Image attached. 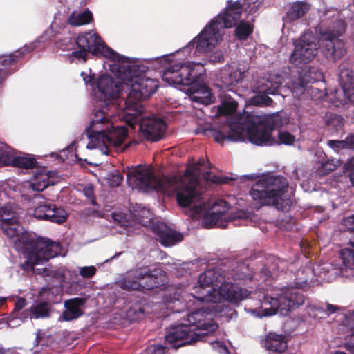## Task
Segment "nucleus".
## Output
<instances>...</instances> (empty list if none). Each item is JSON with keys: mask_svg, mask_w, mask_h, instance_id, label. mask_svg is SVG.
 Listing matches in <instances>:
<instances>
[{"mask_svg": "<svg viewBox=\"0 0 354 354\" xmlns=\"http://www.w3.org/2000/svg\"><path fill=\"white\" fill-rule=\"evenodd\" d=\"M252 32V26L243 21H241L235 29V36L239 40H245Z\"/></svg>", "mask_w": 354, "mask_h": 354, "instance_id": "nucleus-33", "label": "nucleus"}, {"mask_svg": "<svg viewBox=\"0 0 354 354\" xmlns=\"http://www.w3.org/2000/svg\"><path fill=\"white\" fill-rule=\"evenodd\" d=\"M209 59L212 62H217V63L221 62L224 60L223 54L221 51L216 50V51L214 52V53L210 55V57H209Z\"/></svg>", "mask_w": 354, "mask_h": 354, "instance_id": "nucleus-53", "label": "nucleus"}, {"mask_svg": "<svg viewBox=\"0 0 354 354\" xmlns=\"http://www.w3.org/2000/svg\"><path fill=\"white\" fill-rule=\"evenodd\" d=\"M242 8L237 3H233L227 8L223 13L218 14L211 21L212 24L223 35L225 28L234 26L241 18Z\"/></svg>", "mask_w": 354, "mask_h": 354, "instance_id": "nucleus-16", "label": "nucleus"}, {"mask_svg": "<svg viewBox=\"0 0 354 354\" xmlns=\"http://www.w3.org/2000/svg\"><path fill=\"white\" fill-rule=\"evenodd\" d=\"M344 345L348 351L354 354V333L346 337Z\"/></svg>", "mask_w": 354, "mask_h": 354, "instance_id": "nucleus-46", "label": "nucleus"}, {"mask_svg": "<svg viewBox=\"0 0 354 354\" xmlns=\"http://www.w3.org/2000/svg\"><path fill=\"white\" fill-rule=\"evenodd\" d=\"M127 180L144 192L156 190L168 195L175 192L178 205L185 208L187 214L195 218L204 212L202 225L206 228H225L229 221L241 218L243 215V212H237L227 216L229 204L224 200L216 201L205 212V201L197 189L198 177L194 169H187L183 176L158 178L147 167L138 165L127 173Z\"/></svg>", "mask_w": 354, "mask_h": 354, "instance_id": "nucleus-3", "label": "nucleus"}, {"mask_svg": "<svg viewBox=\"0 0 354 354\" xmlns=\"http://www.w3.org/2000/svg\"><path fill=\"white\" fill-rule=\"evenodd\" d=\"M349 243L350 245L354 248V237L353 238H351L350 239V241H349Z\"/></svg>", "mask_w": 354, "mask_h": 354, "instance_id": "nucleus-62", "label": "nucleus"}, {"mask_svg": "<svg viewBox=\"0 0 354 354\" xmlns=\"http://www.w3.org/2000/svg\"><path fill=\"white\" fill-rule=\"evenodd\" d=\"M92 14L89 10L73 12L68 17L67 21L68 24L73 26H80L86 24L91 21Z\"/></svg>", "mask_w": 354, "mask_h": 354, "instance_id": "nucleus-31", "label": "nucleus"}, {"mask_svg": "<svg viewBox=\"0 0 354 354\" xmlns=\"http://www.w3.org/2000/svg\"><path fill=\"white\" fill-rule=\"evenodd\" d=\"M162 64V80L171 86H188L185 93L191 101L202 104H208L212 101L209 88L205 84L197 83V79L205 73L203 64L194 62H175L173 57L165 55L149 59Z\"/></svg>", "mask_w": 354, "mask_h": 354, "instance_id": "nucleus-7", "label": "nucleus"}, {"mask_svg": "<svg viewBox=\"0 0 354 354\" xmlns=\"http://www.w3.org/2000/svg\"><path fill=\"white\" fill-rule=\"evenodd\" d=\"M9 153V147L6 145L0 148V165H8V157Z\"/></svg>", "mask_w": 354, "mask_h": 354, "instance_id": "nucleus-49", "label": "nucleus"}, {"mask_svg": "<svg viewBox=\"0 0 354 354\" xmlns=\"http://www.w3.org/2000/svg\"><path fill=\"white\" fill-rule=\"evenodd\" d=\"M76 45L79 50L72 52L71 62H85L88 52L95 56L104 57L114 62L110 65V69L123 82L116 81L105 74L95 80L93 76L86 72L81 73L85 84L89 85L94 91L97 89V104L100 107L85 130L89 140L86 148L99 149L105 155L109 154L110 147L121 148L123 151L124 148L122 145L127 137V129L124 126L114 124L115 114L120 118L124 109V102L131 106L136 100L151 97L157 91L158 81L142 75L148 66L142 62L118 54L93 31L80 34L76 39Z\"/></svg>", "mask_w": 354, "mask_h": 354, "instance_id": "nucleus-1", "label": "nucleus"}, {"mask_svg": "<svg viewBox=\"0 0 354 354\" xmlns=\"http://www.w3.org/2000/svg\"><path fill=\"white\" fill-rule=\"evenodd\" d=\"M340 165V162L335 159H328L321 162V166L318 168V172L320 174H326L335 170Z\"/></svg>", "mask_w": 354, "mask_h": 354, "instance_id": "nucleus-36", "label": "nucleus"}, {"mask_svg": "<svg viewBox=\"0 0 354 354\" xmlns=\"http://www.w3.org/2000/svg\"><path fill=\"white\" fill-rule=\"evenodd\" d=\"M284 81V77L281 75L269 74L256 82L254 91L259 94L275 95Z\"/></svg>", "mask_w": 354, "mask_h": 354, "instance_id": "nucleus-20", "label": "nucleus"}, {"mask_svg": "<svg viewBox=\"0 0 354 354\" xmlns=\"http://www.w3.org/2000/svg\"><path fill=\"white\" fill-rule=\"evenodd\" d=\"M66 271V270L65 268H60L57 270V279L60 281H63L65 279V272Z\"/></svg>", "mask_w": 354, "mask_h": 354, "instance_id": "nucleus-54", "label": "nucleus"}, {"mask_svg": "<svg viewBox=\"0 0 354 354\" xmlns=\"http://www.w3.org/2000/svg\"><path fill=\"white\" fill-rule=\"evenodd\" d=\"M340 66L339 73V84L344 95V100L354 102V71Z\"/></svg>", "mask_w": 354, "mask_h": 354, "instance_id": "nucleus-23", "label": "nucleus"}, {"mask_svg": "<svg viewBox=\"0 0 354 354\" xmlns=\"http://www.w3.org/2000/svg\"><path fill=\"white\" fill-rule=\"evenodd\" d=\"M268 94H259L252 98V102L256 106H270L273 101L268 96Z\"/></svg>", "mask_w": 354, "mask_h": 354, "instance_id": "nucleus-38", "label": "nucleus"}, {"mask_svg": "<svg viewBox=\"0 0 354 354\" xmlns=\"http://www.w3.org/2000/svg\"><path fill=\"white\" fill-rule=\"evenodd\" d=\"M227 272L221 266L208 269L198 277V285L193 287L190 294H175L174 298L165 297L167 308L174 313H181L190 306L187 302L196 299L201 303L218 304L214 308H201L187 314V322L168 328L165 337V344L173 348L192 344L213 332L218 325L212 320V311L220 313L227 319L236 318V312L223 301L236 304L245 299L250 292L240 288L234 281L250 279L245 272L248 268L241 262L232 263Z\"/></svg>", "mask_w": 354, "mask_h": 354, "instance_id": "nucleus-2", "label": "nucleus"}, {"mask_svg": "<svg viewBox=\"0 0 354 354\" xmlns=\"http://www.w3.org/2000/svg\"><path fill=\"white\" fill-rule=\"evenodd\" d=\"M165 283V272L162 269L142 267L128 271L119 281V286L127 290H151Z\"/></svg>", "mask_w": 354, "mask_h": 354, "instance_id": "nucleus-10", "label": "nucleus"}, {"mask_svg": "<svg viewBox=\"0 0 354 354\" xmlns=\"http://www.w3.org/2000/svg\"><path fill=\"white\" fill-rule=\"evenodd\" d=\"M122 179L123 178L121 174L116 172L115 174H111L109 178V183L112 187H117L121 183Z\"/></svg>", "mask_w": 354, "mask_h": 354, "instance_id": "nucleus-51", "label": "nucleus"}, {"mask_svg": "<svg viewBox=\"0 0 354 354\" xmlns=\"http://www.w3.org/2000/svg\"><path fill=\"white\" fill-rule=\"evenodd\" d=\"M228 91L232 92L234 94H236V93H235V92H234V91H233L232 90H231V89H229V90H228Z\"/></svg>", "mask_w": 354, "mask_h": 354, "instance_id": "nucleus-64", "label": "nucleus"}, {"mask_svg": "<svg viewBox=\"0 0 354 354\" xmlns=\"http://www.w3.org/2000/svg\"><path fill=\"white\" fill-rule=\"evenodd\" d=\"M140 101L133 102L131 106L127 105V102H124V109L120 119L125 121L133 129L138 125L139 130L147 140L158 141L165 133L166 124L162 119L144 113L145 107Z\"/></svg>", "mask_w": 354, "mask_h": 354, "instance_id": "nucleus-9", "label": "nucleus"}, {"mask_svg": "<svg viewBox=\"0 0 354 354\" xmlns=\"http://www.w3.org/2000/svg\"><path fill=\"white\" fill-rule=\"evenodd\" d=\"M344 167L351 171L349 174L350 180L354 186V158L350 159L346 163H345Z\"/></svg>", "mask_w": 354, "mask_h": 354, "instance_id": "nucleus-52", "label": "nucleus"}, {"mask_svg": "<svg viewBox=\"0 0 354 354\" xmlns=\"http://www.w3.org/2000/svg\"><path fill=\"white\" fill-rule=\"evenodd\" d=\"M261 277L263 281L268 285L272 281L273 276L270 273V269L267 266L262 268L261 270Z\"/></svg>", "mask_w": 354, "mask_h": 354, "instance_id": "nucleus-48", "label": "nucleus"}, {"mask_svg": "<svg viewBox=\"0 0 354 354\" xmlns=\"http://www.w3.org/2000/svg\"><path fill=\"white\" fill-rule=\"evenodd\" d=\"M28 183L29 187L32 190L37 192L43 191L50 184L47 170L44 168L37 170Z\"/></svg>", "mask_w": 354, "mask_h": 354, "instance_id": "nucleus-26", "label": "nucleus"}, {"mask_svg": "<svg viewBox=\"0 0 354 354\" xmlns=\"http://www.w3.org/2000/svg\"><path fill=\"white\" fill-rule=\"evenodd\" d=\"M295 49L290 54V62L295 66L311 62L318 53L317 38L312 31H306L295 42Z\"/></svg>", "mask_w": 354, "mask_h": 354, "instance_id": "nucleus-14", "label": "nucleus"}, {"mask_svg": "<svg viewBox=\"0 0 354 354\" xmlns=\"http://www.w3.org/2000/svg\"><path fill=\"white\" fill-rule=\"evenodd\" d=\"M310 9V5L306 1L293 3L284 18L285 21H292L303 17Z\"/></svg>", "mask_w": 354, "mask_h": 354, "instance_id": "nucleus-28", "label": "nucleus"}, {"mask_svg": "<svg viewBox=\"0 0 354 354\" xmlns=\"http://www.w3.org/2000/svg\"><path fill=\"white\" fill-rule=\"evenodd\" d=\"M83 192L84 196L90 201L93 205L97 206V203L95 201L93 188L92 186H86L84 188Z\"/></svg>", "mask_w": 354, "mask_h": 354, "instance_id": "nucleus-45", "label": "nucleus"}, {"mask_svg": "<svg viewBox=\"0 0 354 354\" xmlns=\"http://www.w3.org/2000/svg\"><path fill=\"white\" fill-rule=\"evenodd\" d=\"M122 252H121L115 253V255H113V257H111L109 259H106L104 262L105 263L110 262L111 260L114 259L115 258L120 257L122 254Z\"/></svg>", "mask_w": 354, "mask_h": 354, "instance_id": "nucleus-58", "label": "nucleus"}, {"mask_svg": "<svg viewBox=\"0 0 354 354\" xmlns=\"http://www.w3.org/2000/svg\"><path fill=\"white\" fill-rule=\"evenodd\" d=\"M250 195L259 205H273L283 212L292 205L288 182L281 175L261 176L252 187Z\"/></svg>", "mask_w": 354, "mask_h": 354, "instance_id": "nucleus-8", "label": "nucleus"}, {"mask_svg": "<svg viewBox=\"0 0 354 354\" xmlns=\"http://www.w3.org/2000/svg\"><path fill=\"white\" fill-rule=\"evenodd\" d=\"M35 218L41 220L49 221L56 223H62L66 221L68 214L62 207L45 202L37 206L32 212Z\"/></svg>", "mask_w": 354, "mask_h": 354, "instance_id": "nucleus-17", "label": "nucleus"}, {"mask_svg": "<svg viewBox=\"0 0 354 354\" xmlns=\"http://www.w3.org/2000/svg\"><path fill=\"white\" fill-rule=\"evenodd\" d=\"M285 275L289 279L288 285L271 295H265L259 308H245V310L252 315L261 318L277 313L286 316L292 309L303 305L305 297L299 290L310 287L313 276L316 275L315 267L306 266L296 272L290 268Z\"/></svg>", "mask_w": 354, "mask_h": 354, "instance_id": "nucleus-6", "label": "nucleus"}, {"mask_svg": "<svg viewBox=\"0 0 354 354\" xmlns=\"http://www.w3.org/2000/svg\"><path fill=\"white\" fill-rule=\"evenodd\" d=\"M348 142V137H347L345 140H328L327 143L331 149L339 153L341 149H349Z\"/></svg>", "mask_w": 354, "mask_h": 354, "instance_id": "nucleus-39", "label": "nucleus"}, {"mask_svg": "<svg viewBox=\"0 0 354 354\" xmlns=\"http://www.w3.org/2000/svg\"><path fill=\"white\" fill-rule=\"evenodd\" d=\"M6 301V297H0V306Z\"/></svg>", "mask_w": 354, "mask_h": 354, "instance_id": "nucleus-60", "label": "nucleus"}, {"mask_svg": "<svg viewBox=\"0 0 354 354\" xmlns=\"http://www.w3.org/2000/svg\"><path fill=\"white\" fill-rule=\"evenodd\" d=\"M187 266L186 263H183L182 264V268H177V273L179 274L180 275H183V272L181 271V270H185V266Z\"/></svg>", "mask_w": 354, "mask_h": 354, "instance_id": "nucleus-59", "label": "nucleus"}, {"mask_svg": "<svg viewBox=\"0 0 354 354\" xmlns=\"http://www.w3.org/2000/svg\"><path fill=\"white\" fill-rule=\"evenodd\" d=\"M308 308L312 312L323 313L326 316L335 313L338 309L337 306L328 303L322 306L310 304L308 306Z\"/></svg>", "mask_w": 354, "mask_h": 354, "instance_id": "nucleus-35", "label": "nucleus"}, {"mask_svg": "<svg viewBox=\"0 0 354 354\" xmlns=\"http://www.w3.org/2000/svg\"><path fill=\"white\" fill-rule=\"evenodd\" d=\"M51 312L50 304L47 302H40L30 307L28 316L31 319H44L50 317Z\"/></svg>", "mask_w": 354, "mask_h": 354, "instance_id": "nucleus-30", "label": "nucleus"}, {"mask_svg": "<svg viewBox=\"0 0 354 354\" xmlns=\"http://www.w3.org/2000/svg\"><path fill=\"white\" fill-rule=\"evenodd\" d=\"M223 35L209 22L201 32L185 46L176 53H184L185 56L196 55L211 52L221 39Z\"/></svg>", "mask_w": 354, "mask_h": 354, "instance_id": "nucleus-12", "label": "nucleus"}, {"mask_svg": "<svg viewBox=\"0 0 354 354\" xmlns=\"http://www.w3.org/2000/svg\"><path fill=\"white\" fill-rule=\"evenodd\" d=\"M144 354H165V347L160 344L150 345L145 349Z\"/></svg>", "mask_w": 354, "mask_h": 354, "instance_id": "nucleus-44", "label": "nucleus"}, {"mask_svg": "<svg viewBox=\"0 0 354 354\" xmlns=\"http://www.w3.org/2000/svg\"><path fill=\"white\" fill-rule=\"evenodd\" d=\"M146 311L143 306L136 304L127 311V316L131 321H137L145 317Z\"/></svg>", "mask_w": 354, "mask_h": 354, "instance_id": "nucleus-34", "label": "nucleus"}, {"mask_svg": "<svg viewBox=\"0 0 354 354\" xmlns=\"http://www.w3.org/2000/svg\"><path fill=\"white\" fill-rule=\"evenodd\" d=\"M349 149L354 151V135L348 137Z\"/></svg>", "mask_w": 354, "mask_h": 354, "instance_id": "nucleus-55", "label": "nucleus"}, {"mask_svg": "<svg viewBox=\"0 0 354 354\" xmlns=\"http://www.w3.org/2000/svg\"><path fill=\"white\" fill-rule=\"evenodd\" d=\"M265 348L271 353H281L287 349V343L284 336L276 333H270L263 342Z\"/></svg>", "mask_w": 354, "mask_h": 354, "instance_id": "nucleus-25", "label": "nucleus"}, {"mask_svg": "<svg viewBox=\"0 0 354 354\" xmlns=\"http://www.w3.org/2000/svg\"><path fill=\"white\" fill-rule=\"evenodd\" d=\"M344 326L351 334L354 333V310L351 315L346 316Z\"/></svg>", "mask_w": 354, "mask_h": 354, "instance_id": "nucleus-47", "label": "nucleus"}, {"mask_svg": "<svg viewBox=\"0 0 354 354\" xmlns=\"http://www.w3.org/2000/svg\"><path fill=\"white\" fill-rule=\"evenodd\" d=\"M203 178L207 181L212 183H227L226 178H221L210 171H206L203 174Z\"/></svg>", "mask_w": 354, "mask_h": 354, "instance_id": "nucleus-43", "label": "nucleus"}, {"mask_svg": "<svg viewBox=\"0 0 354 354\" xmlns=\"http://www.w3.org/2000/svg\"><path fill=\"white\" fill-rule=\"evenodd\" d=\"M220 97L221 103L218 106V113L223 115H232L237 108L236 101L227 93H221Z\"/></svg>", "mask_w": 354, "mask_h": 354, "instance_id": "nucleus-29", "label": "nucleus"}, {"mask_svg": "<svg viewBox=\"0 0 354 354\" xmlns=\"http://www.w3.org/2000/svg\"><path fill=\"white\" fill-rule=\"evenodd\" d=\"M6 350L3 347H0V354H5Z\"/></svg>", "mask_w": 354, "mask_h": 354, "instance_id": "nucleus-63", "label": "nucleus"}, {"mask_svg": "<svg viewBox=\"0 0 354 354\" xmlns=\"http://www.w3.org/2000/svg\"><path fill=\"white\" fill-rule=\"evenodd\" d=\"M346 30L344 21L337 20L327 30H322L319 42L324 55L328 59L337 61L346 53L345 43L339 38Z\"/></svg>", "mask_w": 354, "mask_h": 354, "instance_id": "nucleus-11", "label": "nucleus"}, {"mask_svg": "<svg viewBox=\"0 0 354 354\" xmlns=\"http://www.w3.org/2000/svg\"><path fill=\"white\" fill-rule=\"evenodd\" d=\"M8 165L23 169H32L37 166V162L32 155L28 153H20L15 155L13 150L9 148L8 157Z\"/></svg>", "mask_w": 354, "mask_h": 354, "instance_id": "nucleus-24", "label": "nucleus"}, {"mask_svg": "<svg viewBox=\"0 0 354 354\" xmlns=\"http://www.w3.org/2000/svg\"><path fill=\"white\" fill-rule=\"evenodd\" d=\"M131 216L133 220L142 225L147 226L152 224L153 214L149 209L142 207L141 205H136L133 207V209L131 211ZM153 223H154L153 222Z\"/></svg>", "mask_w": 354, "mask_h": 354, "instance_id": "nucleus-27", "label": "nucleus"}, {"mask_svg": "<svg viewBox=\"0 0 354 354\" xmlns=\"http://www.w3.org/2000/svg\"><path fill=\"white\" fill-rule=\"evenodd\" d=\"M56 48L62 51H68L73 48V41L70 36L59 39L56 43Z\"/></svg>", "mask_w": 354, "mask_h": 354, "instance_id": "nucleus-40", "label": "nucleus"}, {"mask_svg": "<svg viewBox=\"0 0 354 354\" xmlns=\"http://www.w3.org/2000/svg\"><path fill=\"white\" fill-rule=\"evenodd\" d=\"M85 299L84 298L75 297L64 301V308L59 319L70 322L77 319L84 314Z\"/></svg>", "mask_w": 354, "mask_h": 354, "instance_id": "nucleus-21", "label": "nucleus"}, {"mask_svg": "<svg viewBox=\"0 0 354 354\" xmlns=\"http://www.w3.org/2000/svg\"><path fill=\"white\" fill-rule=\"evenodd\" d=\"M97 272L95 266H83L79 268V273L84 278H91Z\"/></svg>", "mask_w": 354, "mask_h": 354, "instance_id": "nucleus-42", "label": "nucleus"}, {"mask_svg": "<svg viewBox=\"0 0 354 354\" xmlns=\"http://www.w3.org/2000/svg\"><path fill=\"white\" fill-rule=\"evenodd\" d=\"M209 165V162H206L204 159H201L198 161V166H197L196 169H198V167L200 166H203L205 167H207V165Z\"/></svg>", "mask_w": 354, "mask_h": 354, "instance_id": "nucleus-57", "label": "nucleus"}, {"mask_svg": "<svg viewBox=\"0 0 354 354\" xmlns=\"http://www.w3.org/2000/svg\"><path fill=\"white\" fill-rule=\"evenodd\" d=\"M282 124V118L278 113L257 115L253 112L244 111L228 120L227 129L223 128L214 131L213 137L220 144L225 140L245 142L248 140L258 146L272 145L275 143L292 145L295 141V136L287 131H278L277 141L271 138L272 131Z\"/></svg>", "mask_w": 354, "mask_h": 354, "instance_id": "nucleus-4", "label": "nucleus"}, {"mask_svg": "<svg viewBox=\"0 0 354 354\" xmlns=\"http://www.w3.org/2000/svg\"><path fill=\"white\" fill-rule=\"evenodd\" d=\"M315 270L316 275H318L322 280L328 282L333 281L340 275L346 277H350V274L346 273L343 268L331 263L326 262L318 264L315 267Z\"/></svg>", "mask_w": 354, "mask_h": 354, "instance_id": "nucleus-22", "label": "nucleus"}, {"mask_svg": "<svg viewBox=\"0 0 354 354\" xmlns=\"http://www.w3.org/2000/svg\"><path fill=\"white\" fill-rule=\"evenodd\" d=\"M19 213L11 205L0 207V227L5 235L12 239L15 249L26 255L21 263L25 271L32 270L36 265L42 264L60 254L61 245L48 239L37 238L26 232L19 222Z\"/></svg>", "mask_w": 354, "mask_h": 354, "instance_id": "nucleus-5", "label": "nucleus"}, {"mask_svg": "<svg viewBox=\"0 0 354 354\" xmlns=\"http://www.w3.org/2000/svg\"><path fill=\"white\" fill-rule=\"evenodd\" d=\"M57 26V22L55 19L53 21L50 28L45 30L35 41L29 44H26L23 49L0 57V85L13 73L14 71L10 67L17 62L19 57H21L25 53L35 50L38 47L39 44L51 39L55 35L53 32Z\"/></svg>", "mask_w": 354, "mask_h": 354, "instance_id": "nucleus-13", "label": "nucleus"}, {"mask_svg": "<svg viewBox=\"0 0 354 354\" xmlns=\"http://www.w3.org/2000/svg\"><path fill=\"white\" fill-rule=\"evenodd\" d=\"M248 70V65L243 62H232L226 66L221 73V81L224 86L237 84L243 80L244 73Z\"/></svg>", "mask_w": 354, "mask_h": 354, "instance_id": "nucleus-18", "label": "nucleus"}, {"mask_svg": "<svg viewBox=\"0 0 354 354\" xmlns=\"http://www.w3.org/2000/svg\"><path fill=\"white\" fill-rule=\"evenodd\" d=\"M212 347L221 354H229L227 348L222 342L215 341L212 342Z\"/></svg>", "mask_w": 354, "mask_h": 354, "instance_id": "nucleus-50", "label": "nucleus"}, {"mask_svg": "<svg viewBox=\"0 0 354 354\" xmlns=\"http://www.w3.org/2000/svg\"><path fill=\"white\" fill-rule=\"evenodd\" d=\"M25 304V299L21 298L19 300H18L17 303L16 304V308H21Z\"/></svg>", "mask_w": 354, "mask_h": 354, "instance_id": "nucleus-56", "label": "nucleus"}, {"mask_svg": "<svg viewBox=\"0 0 354 354\" xmlns=\"http://www.w3.org/2000/svg\"><path fill=\"white\" fill-rule=\"evenodd\" d=\"M343 263V269L348 272L351 271L350 276L354 277V250L351 248H344L339 254Z\"/></svg>", "mask_w": 354, "mask_h": 354, "instance_id": "nucleus-32", "label": "nucleus"}, {"mask_svg": "<svg viewBox=\"0 0 354 354\" xmlns=\"http://www.w3.org/2000/svg\"><path fill=\"white\" fill-rule=\"evenodd\" d=\"M152 230L157 235V239L160 243L166 247L172 246L183 239L182 234L168 227L161 222L152 223Z\"/></svg>", "mask_w": 354, "mask_h": 354, "instance_id": "nucleus-19", "label": "nucleus"}, {"mask_svg": "<svg viewBox=\"0 0 354 354\" xmlns=\"http://www.w3.org/2000/svg\"><path fill=\"white\" fill-rule=\"evenodd\" d=\"M263 3V0H245V10L248 13L252 15L257 12Z\"/></svg>", "mask_w": 354, "mask_h": 354, "instance_id": "nucleus-41", "label": "nucleus"}, {"mask_svg": "<svg viewBox=\"0 0 354 354\" xmlns=\"http://www.w3.org/2000/svg\"><path fill=\"white\" fill-rule=\"evenodd\" d=\"M326 125L329 127H334L337 132L342 131L344 126V119L338 115L331 114L326 121Z\"/></svg>", "mask_w": 354, "mask_h": 354, "instance_id": "nucleus-37", "label": "nucleus"}, {"mask_svg": "<svg viewBox=\"0 0 354 354\" xmlns=\"http://www.w3.org/2000/svg\"><path fill=\"white\" fill-rule=\"evenodd\" d=\"M322 77V73L315 68H304L299 71L297 80L291 81V90L295 97L300 99L302 95L313 89L308 84L319 81Z\"/></svg>", "mask_w": 354, "mask_h": 354, "instance_id": "nucleus-15", "label": "nucleus"}, {"mask_svg": "<svg viewBox=\"0 0 354 354\" xmlns=\"http://www.w3.org/2000/svg\"><path fill=\"white\" fill-rule=\"evenodd\" d=\"M75 146H76V142H75V141H74V142H73L71 144V145L69 146V147H68V148H69L70 149H71V150H72L73 148H75Z\"/></svg>", "mask_w": 354, "mask_h": 354, "instance_id": "nucleus-61", "label": "nucleus"}]
</instances>
